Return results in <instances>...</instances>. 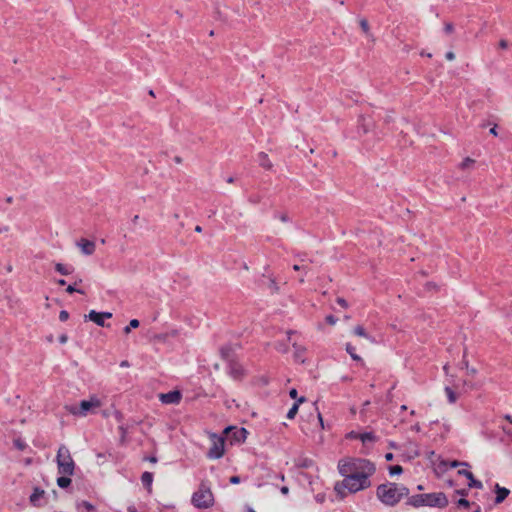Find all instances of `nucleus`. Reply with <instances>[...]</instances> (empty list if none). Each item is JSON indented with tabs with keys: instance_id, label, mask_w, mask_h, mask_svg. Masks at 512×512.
<instances>
[{
	"instance_id": "54",
	"label": "nucleus",
	"mask_w": 512,
	"mask_h": 512,
	"mask_svg": "<svg viewBox=\"0 0 512 512\" xmlns=\"http://www.w3.org/2000/svg\"><path fill=\"white\" fill-rule=\"evenodd\" d=\"M302 268H303V266H300V265H297V264H295V265L293 266V269H294V270H296V271H299V270H301Z\"/></svg>"
},
{
	"instance_id": "60",
	"label": "nucleus",
	"mask_w": 512,
	"mask_h": 512,
	"mask_svg": "<svg viewBox=\"0 0 512 512\" xmlns=\"http://www.w3.org/2000/svg\"><path fill=\"white\" fill-rule=\"evenodd\" d=\"M195 231L200 233V232L202 231L201 226H196V227H195Z\"/></svg>"
},
{
	"instance_id": "26",
	"label": "nucleus",
	"mask_w": 512,
	"mask_h": 512,
	"mask_svg": "<svg viewBox=\"0 0 512 512\" xmlns=\"http://www.w3.org/2000/svg\"><path fill=\"white\" fill-rule=\"evenodd\" d=\"M139 325H140L139 320H137V319L130 320L129 324L124 328V333L129 334L131 332V329L138 328Z\"/></svg>"
},
{
	"instance_id": "22",
	"label": "nucleus",
	"mask_w": 512,
	"mask_h": 512,
	"mask_svg": "<svg viewBox=\"0 0 512 512\" xmlns=\"http://www.w3.org/2000/svg\"><path fill=\"white\" fill-rule=\"evenodd\" d=\"M71 484V479H70V476H67V475H62L61 477H59L57 479V485L60 487V488H67L69 487Z\"/></svg>"
},
{
	"instance_id": "43",
	"label": "nucleus",
	"mask_w": 512,
	"mask_h": 512,
	"mask_svg": "<svg viewBox=\"0 0 512 512\" xmlns=\"http://www.w3.org/2000/svg\"><path fill=\"white\" fill-rule=\"evenodd\" d=\"M499 47L502 49H506L508 47V42L506 40H500Z\"/></svg>"
},
{
	"instance_id": "62",
	"label": "nucleus",
	"mask_w": 512,
	"mask_h": 512,
	"mask_svg": "<svg viewBox=\"0 0 512 512\" xmlns=\"http://www.w3.org/2000/svg\"><path fill=\"white\" fill-rule=\"evenodd\" d=\"M506 419H507V420H509V421L512 423V418H511V416H510V415H507V416H506Z\"/></svg>"
},
{
	"instance_id": "9",
	"label": "nucleus",
	"mask_w": 512,
	"mask_h": 512,
	"mask_svg": "<svg viewBox=\"0 0 512 512\" xmlns=\"http://www.w3.org/2000/svg\"><path fill=\"white\" fill-rule=\"evenodd\" d=\"M225 433L231 440L240 443L245 441L247 431L245 428L227 427Z\"/></svg>"
},
{
	"instance_id": "47",
	"label": "nucleus",
	"mask_w": 512,
	"mask_h": 512,
	"mask_svg": "<svg viewBox=\"0 0 512 512\" xmlns=\"http://www.w3.org/2000/svg\"><path fill=\"white\" fill-rule=\"evenodd\" d=\"M145 460L149 461L151 463H156L157 462V458L155 456L146 457Z\"/></svg>"
},
{
	"instance_id": "11",
	"label": "nucleus",
	"mask_w": 512,
	"mask_h": 512,
	"mask_svg": "<svg viewBox=\"0 0 512 512\" xmlns=\"http://www.w3.org/2000/svg\"><path fill=\"white\" fill-rule=\"evenodd\" d=\"M228 374L235 380H239L244 375V370L242 365L235 361L234 359H229L228 363Z\"/></svg>"
},
{
	"instance_id": "28",
	"label": "nucleus",
	"mask_w": 512,
	"mask_h": 512,
	"mask_svg": "<svg viewBox=\"0 0 512 512\" xmlns=\"http://www.w3.org/2000/svg\"><path fill=\"white\" fill-rule=\"evenodd\" d=\"M445 392H446V395L448 397V401L450 403H455L456 400H457V395L455 394V392L452 390V388L450 387H446L445 388Z\"/></svg>"
},
{
	"instance_id": "25",
	"label": "nucleus",
	"mask_w": 512,
	"mask_h": 512,
	"mask_svg": "<svg viewBox=\"0 0 512 512\" xmlns=\"http://www.w3.org/2000/svg\"><path fill=\"white\" fill-rule=\"evenodd\" d=\"M220 352H221L223 359H225L227 361V363H229V359H233L232 349L230 347H228V346L222 347L220 349Z\"/></svg>"
},
{
	"instance_id": "29",
	"label": "nucleus",
	"mask_w": 512,
	"mask_h": 512,
	"mask_svg": "<svg viewBox=\"0 0 512 512\" xmlns=\"http://www.w3.org/2000/svg\"><path fill=\"white\" fill-rule=\"evenodd\" d=\"M359 24H360V27L362 28L363 32L368 36L370 37L371 34H370V28H369V24H368V21L366 19H360L359 20Z\"/></svg>"
},
{
	"instance_id": "14",
	"label": "nucleus",
	"mask_w": 512,
	"mask_h": 512,
	"mask_svg": "<svg viewBox=\"0 0 512 512\" xmlns=\"http://www.w3.org/2000/svg\"><path fill=\"white\" fill-rule=\"evenodd\" d=\"M495 492H496L495 504L502 503L508 497V495L510 493L509 489H507L505 487H501L499 484L495 485Z\"/></svg>"
},
{
	"instance_id": "24",
	"label": "nucleus",
	"mask_w": 512,
	"mask_h": 512,
	"mask_svg": "<svg viewBox=\"0 0 512 512\" xmlns=\"http://www.w3.org/2000/svg\"><path fill=\"white\" fill-rule=\"evenodd\" d=\"M346 351L351 356V358L353 360H356V361L362 360L361 357L355 353V347L352 344H350V343L346 344Z\"/></svg>"
},
{
	"instance_id": "21",
	"label": "nucleus",
	"mask_w": 512,
	"mask_h": 512,
	"mask_svg": "<svg viewBox=\"0 0 512 512\" xmlns=\"http://www.w3.org/2000/svg\"><path fill=\"white\" fill-rule=\"evenodd\" d=\"M353 332L357 336L364 337V338L370 340L371 342L374 341V339L369 334H367L365 329L362 326H360V325L356 326L354 328Z\"/></svg>"
},
{
	"instance_id": "58",
	"label": "nucleus",
	"mask_w": 512,
	"mask_h": 512,
	"mask_svg": "<svg viewBox=\"0 0 512 512\" xmlns=\"http://www.w3.org/2000/svg\"><path fill=\"white\" fill-rule=\"evenodd\" d=\"M226 182H227V183H233V182H234V178H233V177H228V178L226 179Z\"/></svg>"
},
{
	"instance_id": "40",
	"label": "nucleus",
	"mask_w": 512,
	"mask_h": 512,
	"mask_svg": "<svg viewBox=\"0 0 512 512\" xmlns=\"http://www.w3.org/2000/svg\"><path fill=\"white\" fill-rule=\"evenodd\" d=\"M241 481L240 477L239 476H232L230 478V483L231 484H239Z\"/></svg>"
},
{
	"instance_id": "5",
	"label": "nucleus",
	"mask_w": 512,
	"mask_h": 512,
	"mask_svg": "<svg viewBox=\"0 0 512 512\" xmlns=\"http://www.w3.org/2000/svg\"><path fill=\"white\" fill-rule=\"evenodd\" d=\"M58 473L61 475L72 476L75 470V462L72 459L69 449L65 445H60L56 455Z\"/></svg>"
},
{
	"instance_id": "7",
	"label": "nucleus",
	"mask_w": 512,
	"mask_h": 512,
	"mask_svg": "<svg viewBox=\"0 0 512 512\" xmlns=\"http://www.w3.org/2000/svg\"><path fill=\"white\" fill-rule=\"evenodd\" d=\"M100 406L101 401L97 397H91L89 400H82L79 408L75 406L70 407L69 412L73 415L86 416L89 411Z\"/></svg>"
},
{
	"instance_id": "13",
	"label": "nucleus",
	"mask_w": 512,
	"mask_h": 512,
	"mask_svg": "<svg viewBox=\"0 0 512 512\" xmlns=\"http://www.w3.org/2000/svg\"><path fill=\"white\" fill-rule=\"evenodd\" d=\"M77 246L80 248L81 252L87 256L92 255L96 249V245L93 241L84 238L77 242Z\"/></svg>"
},
{
	"instance_id": "4",
	"label": "nucleus",
	"mask_w": 512,
	"mask_h": 512,
	"mask_svg": "<svg viewBox=\"0 0 512 512\" xmlns=\"http://www.w3.org/2000/svg\"><path fill=\"white\" fill-rule=\"evenodd\" d=\"M191 503L198 509H207L214 504V496L210 486L202 482L191 497Z\"/></svg>"
},
{
	"instance_id": "41",
	"label": "nucleus",
	"mask_w": 512,
	"mask_h": 512,
	"mask_svg": "<svg viewBox=\"0 0 512 512\" xmlns=\"http://www.w3.org/2000/svg\"><path fill=\"white\" fill-rule=\"evenodd\" d=\"M445 57H446L447 60L452 61V60L455 59V54H454V52L449 51V52L446 53Z\"/></svg>"
},
{
	"instance_id": "6",
	"label": "nucleus",
	"mask_w": 512,
	"mask_h": 512,
	"mask_svg": "<svg viewBox=\"0 0 512 512\" xmlns=\"http://www.w3.org/2000/svg\"><path fill=\"white\" fill-rule=\"evenodd\" d=\"M343 477L342 486L349 490L351 493H356L361 490L367 489L371 486L370 477L372 475L366 474H351L341 475Z\"/></svg>"
},
{
	"instance_id": "18",
	"label": "nucleus",
	"mask_w": 512,
	"mask_h": 512,
	"mask_svg": "<svg viewBox=\"0 0 512 512\" xmlns=\"http://www.w3.org/2000/svg\"><path fill=\"white\" fill-rule=\"evenodd\" d=\"M55 270L60 273L61 275H69L73 272V267L72 266H68V265H64V264H61V263H56L55 264Z\"/></svg>"
},
{
	"instance_id": "45",
	"label": "nucleus",
	"mask_w": 512,
	"mask_h": 512,
	"mask_svg": "<svg viewBox=\"0 0 512 512\" xmlns=\"http://www.w3.org/2000/svg\"><path fill=\"white\" fill-rule=\"evenodd\" d=\"M465 365H466L468 374L474 375L476 373V369L475 368H469L467 363H465Z\"/></svg>"
},
{
	"instance_id": "53",
	"label": "nucleus",
	"mask_w": 512,
	"mask_h": 512,
	"mask_svg": "<svg viewBox=\"0 0 512 512\" xmlns=\"http://www.w3.org/2000/svg\"><path fill=\"white\" fill-rule=\"evenodd\" d=\"M489 131H490V133H491L493 136H495V137H497V136L499 135V133H498V132H499V130H489Z\"/></svg>"
},
{
	"instance_id": "15",
	"label": "nucleus",
	"mask_w": 512,
	"mask_h": 512,
	"mask_svg": "<svg viewBox=\"0 0 512 512\" xmlns=\"http://www.w3.org/2000/svg\"><path fill=\"white\" fill-rule=\"evenodd\" d=\"M87 318L97 324L98 326L104 327L105 322L104 319L101 317L99 312H96L95 310H91L89 314L87 315Z\"/></svg>"
},
{
	"instance_id": "37",
	"label": "nucleus",
	"mask_w": 512,
	"mask_h": 512,
	"mask_svg": "<svg viewBox=\"0 0 512 512\" xmlns=\"http://www.w3.org/2000/svg\"><path fill=\"white\" fill-rule=\"evenodd\" d=\"M458 473H459L460 475L465 476L467 479H472V475H473V474H472L470 471H468V470H465V469H463V470H459V471H458Z\"/></svg>"
},
{
	"instance_id": "10",
	"label": "nucleus",
	"mask_w": 512,
	"mask_h": 512,
	"mask_svg": "<svg viewBox=\"0 0 512 512\" xmlns=\"http://www.w3.org/2000/svg\"><path fill=\"white\" fill-rule=\"evenodd\" d=\"M181 399L182 395L178 390H173L169 391L168 393L159 394V400L163 404H179Z\"/></svg>"
},
{
	"instance_id": "56",
	"label": "nucleus",
	"mask_w": 512,
	"mask_h": 512,
	"mask_svg": "<svg viewBox=\"0 0 512 512\" xmlns=\"http://www.w3.org/2000/svg\"><path fill=\"white\" fill-rule=\"evenodd\" d=\"M174 160H175V162H176V163H178V164H180V163L182 162V159H181L179 156H176V157L174 158Z\"/></svg>"
},
{
	"instance_id": "8",
	"label": "nucleus",
	"mask_w": 512,
	"mask_h": 512,
	"mask_svg": "<svg viewBox=\"0 0 512 512\" xmlns=\"http://www.w3.org/2000/svg\"><path fill=\"white\" fill-rule=\"evenodd\" d=\"M212 445L207 452V457L209 459H219L224 455V438L213 434L211 437Z\"/></svg>"
},
{
	"instance_id": "1",
	"label": "nucleus",
	"mask_w": 512,
	"mask_h": 512,
	"mask_svg": "<svg viewBox=\"0 0 512 512\" xmlns=\"http://www.w3.org/2000/svg\"><path fill=\"white\" fill-rule=\"evenodd\" d=\"M409 495V489L394 482H386L380 484L376 489V496L378 500L385 506L394 507L404 497Z\"/></svg>"
},
{
	"instance_id": "51",
	"label": "nucleus",
	"mask_w": 512,
	"mask_h": 512,
	"mask_svg": "<svg viewBox=\"0 0 512 512\" xmlns=\"http://www.w3.org/2000/svg\"><path fill=\"white\" fill-rule=\"evenodd\" d=\"M385 459H386L387 461H391V460L393 459V454H392V453H387V454L385 455Z\"/></svg>"
},
{
	"instance_id": "33",
	"label": "nucleus",
	"mask_w": 512,
	"mask_h": 512,
	"mask_svg": "<svg viewBox=\"0 0 512 512\" xmlns=\"http://www.w3.org/2000/svg\"><path fill=\"white\" fill-rule=\"evenodd\" d=\"M79 506L83 507L87 512H91L92 510H94V506L87 501H82V503Z\"/></svg>"
},
{
	"instance_id": "39",
	"label": "nucleus",
	"mask_w": 512,
	"mask_h": 512,
	"mask_svg": "<svg viewBox=\"0 0 512 512\" xmlns=\"http://www.w3.org/2000/svg\"><path fill=\"white\" fill-rule=\"evenodd\" d=\"M326 321H327L329 324L334 325V324L336 323L337 319H336L334 316H332V315H328V316L326 317Z\"/></svg>"
},
{
	"instance_id": "55",
	"label": "nucleus",
	"mask_w": 512,
	"mask_h": 512,
	"mask_svg": "<svg viewBox=\"0 0 512 512\" xmlns=\"http://www.w3.org/2000/svg\"><path fill=\"white\" fill-rule=\"evenodd\" d=\"M57 283H58L59 285L63 286V285H65V284H66V281H65L64 279H59V280L57 281Z\"/></svg>"
},
{
	"instance_id": "57",
	"label": "nucleus",
	"mask_w": 512,
	"mask_h": 512,
	"mask_svg": "<svg viewBox=\"0 0 512 512\" xmlns=\"http://www.w3.org/2000/svg\"><path fill=\"white\" fill-rule=\"evenodd\" d=\"M294 333H295L294 331H288V332H287L288 340H291V336H292Z\"/></svg>"
},
{
	"instance_id": "49",
	"label": "nucleus",
	"mask_w": 512,
	"mask_h": 512,
	"mask_svg": "<svg viewBox=\"0 0 512 512\" xmlns=\"http://www.w3.org/2000/svg\"><path fill=\"white\" fill-rule=\"evenodd\" d=\"M288 492H289V489H288V487H287V486H283V487L281 488V493H282V494L287 495V494H288Z\"/></svg>"
},
{
	"instance_id": "61",
	"label": "nucleus",
	"mask_w": 512,
	"mask_h": 512,
	"mask_svg": "<svg viewBox=\"0 0 512 512\" xmlns=\"http://www.w3.org/2000/svg\"><path fill=\"white\" fill-rule=\"evenodd\" d=\"M318 417H319V421H320L321 425L323 426V420H322L321 414H318Z\"/></svg>"
},
{
	"instance_id": "32",
	"label": "nucleus",
	"mask_w": 512,
	"mask_h": 512,
	"mask_svg": "<svg viewBox=\"0 0 512 512\" xmlns=\"http://www.w3.org/2000/svg\"><path fill=\"white\" fill-rule=\"evenodd\" d=\"M276 350L281 353H287L288 352V346L285 343H277L275 346Z\"/></svg>"
},
{
	"instance_id": "3",
	"label": "nucleus",
	"mask_w": 512,
	"mask_h": 512,
	"mask_svg": "<svg viewBox=\"0 0 512 512\" xmlns=\"http://www.w3.org/2000/svg\"><path fill=\"white\" fill-rule=\"evenodd\" d=\"M407 504L415 508L421 506L444 508L448 505V499L442 492L416 494L407 499Z\"/></svg>"
},
{
	"instance_id": "16",
	"label": "nucleus",
	"mask_w": 512,
	"mask_h": 512,
	"mask_svg": "<svg viewBox=\"0 0 512 512\" xmlns=\"http://www.w3.org/2000/svg\"><path fill=\"white\" fill-rule=\"evenodd\" d=\"M257 161L261 167L264 169H271L272 163L270 162L268 155L264 152H260L257 157Z\"/></svg>"
},
{
	"instance_id": "30",
	"label": "nucleus",
	"mask_w": 512,
	"mask_h": 512,
	"mask_svg": "<svg viewBox=\"0 0 512 512\" xmlns=\"http://www.w3.org/2000/svg\"><path fill=\"white\" fill-rule=\"evenodd\" d=\"M403 472V468L400 465H394L389 467V474L391 476L400 475Z\"/></svg>"
},
{
	"instance_id": "34",
	"label": "nucleus",
	"mask_w": 512,
	"mask_h": 512,
	"mask_svg": "<svg viewBox=\"0 0 512 512\" xmlns=\"http://www.w3.org/2000/svg\"><path fill=\"white\" fill-rule=\"evenodd\" d=\"M68 318H69V313L66 310H61L59 313V320L64 322V321L68 320Z\"/></svg>"
},
{
	"instance_id": "50",
	"label": "nucleus",
	"mask_w": 512,
	"mask_h": 512,
	"mask_svg": "<svg viewBox=\"0 0 512 512\" xmlns=\"http://www.w3.org/2000/svg\"><path fill=\"white\" fill-rule=\"evenodd\" d=\"M358 434H359V433H357V432H353V431H352V432L349 434V437H350V438H354V439H358Z\"/></svg>"
},
{
	"instance_id": "52",
	"label": "nucleus",
	"mask_w": 512,
	"mask_h": 512,
	"mask_svg": "<svg viewBox=\"0 0 512 512\" xmlns=\"http://www.w3.org/2000/svg\"><path fill=\"white\" fill-rule=\"evenodd\" d=\"M445 30L447 32H451L453 30V26L451 24H447L446 27H445Z\"/></svg>"
},
{
	"instance_id": "23",
	"label": "nucleus",
	"mask_w": 512,
	"mask_h": 512,
	"mask_svg": "<svg viewBox=\"0 0 512 512\" xmlns=\"http://www.w3.org/2000/svg\"><path fill=\"white\" fill-rule=\"evenodd\" d=\"M475 164V160L467 157L460 164L459 168L462 170L471 169Z\"/></svg>"
},
{
	"instance_id": "38",
	"label": "nucleus",
	"mask_w": 512,
	"mask_h": 512,
	"mask_svg": "<svg viewBox=\"0 0 512 512\" xmlns=\"http://www.w3.org/2000/svg\"><path fill=\"white\" fill-rule=\"evenodd\" d=\"M336 301L341 307H343V308L348 307V303L344 298L338 297Z\"/></svg>"
},
{
	"instance_id": "2",
	"label": "nucleus",
	"mask_w": 512,
	"mask_h": 512,
	"mask_svg": "<svg viewBox=\"0 0 512 512\" xmlns=\"http://www.w3.org/2000/svg\"><path fill=\"white\" fill-rule=\"evenodd\" d=\"M340 475L366 474L373 475L376 467L373 462L363 458H349L338 462Z\"/></svg>"
},
{
	"instance_id": "46",
	"label": "nucleus",
	"mask_w": 512,
	"mask_h": 512,
	"mask_svg": "<svg viewBox=\"0 0 512 512\" xmlns=\"http://www.w3.org/2000/svg\"><path fill=\"white\" fill-rule=\"evenodd\" d=\"M289 395H290L291 398L296 399L297 398V390L296 389H292L289 392Z\"/></svg>"
},
{
	"instance_id": "20",
	"label": "nucleus",
	"mask_w": 512,
	"mask_h": 512,
	"mask_svg": "<svg viewBox=\"0 0 512 512\" xmlns=\"http://www.w3.org/2000/svg\"><path fill=\"white\" fill-rule=\"evenodd\" d=\"M358 439L363 444H366L368 442H375L376 441V436L372 432H365V433L358 434Z\"/></svg>"
},
{
	"instance_id": "48",
	"label": "nucleus",
	"mask_w": 512,
	"mask_h": 512,
	"mask_svg": "<svg viewBox=\"0 0 512 512\" xmlns=\"http://www.w3.org/2000/svg\"><path fill=\"white\" fill-rule=\"evenodd\" d=\"M459 465L467 466L468 464L466 462L460 463L458 461H453L452 464H451L452 467H458Z\"/></svg>"
},
{
	"instance_id": "64",
	"label": "nucleus",
	"mask_w": 512,
	"mask_h": 512,
	"mask_svg": "<svg viewBox=\"0 0 512 512\" xmlns=\"http://www.w3.org/2000/svg\"><path fill=\"white\" fill-rule=\"evenodd\" d=\"M247 512H255L252 508H249Z\"/></svg>"
},
{
	"instance_id": "12",
	"label": "nucleus",
	"mask_w": 512,
	"mask_h": 512,
	"mask_svg": "<svg viewBox=\"0 0 512 512\" xmlns=\"http://www.w3.org/2000/svg\"><path fill=\"white\" fill-rule=\"evenodd\" d=\"M45 491L43 489H40L38 487L34 488L33 493L30 495V503L33 506L41 507L45 504Z\"/></svg>"
},
{
	"instance_id": "59",
	"label": "nucleus",
	"mask_w": 512,
	"mask_h": 512,
	"mask_svg": "<svg viewBox=\"0 0 512 512\" xmlns=\"http://www.w3.org/2000/svg\"><path fill=\"white\" fill-rule=\"evenodd\" d=\"M128 365L129 364H128L127 361H122L121 364H120L121 367H127Z\"/></svg>"
},
{
	"instance_id": "35",
	"label": "nucleus",
	"mask_w": 512,
	"mask_h": 512,
	"mask_svg": "<svg viewBox=\"0 0 512 512\" xmlns=\"http://www.w3.org/2000/svg\"><path fill=\"white\" fill-rule=\"evenodd\" d=\"M66 291L69 293V294H72L74 292H77V293H80V294H84V291L83 290H80V289H76L73 285H69L66 289Z\"/></svg>"
},
{
	"instance_id": "63",
	"label": "nucleus",
	"mask_w": 512,
	"mask_h": 512,
	"mask_svg": "<svg viewBox=\"0 0 512 512\" xmlns=\"http://www.w3.org/2000/svg\"><path fill=\"white\" fill-rule=\"evenodd\" d=\"M282 221H287V217L285 215L281 216Z\"/></svg>"
},
{
	"instance_id": "17",
	"label": "nucleus",
	"mask_w": 512,
	"mask_h": 512,
	"mask_svg": "<svg viewBox=\"0 0 512 512\" xmlns=\"http://www.w3.org/2000/svg\"><path fill=\"white\" fill-rule=\"evenodd\" d=\"M141 482L145 488L150 490L153 482V473L147 471L144 472L141 476Z\"/></svg>"
},
{
	"instance_id": "19",
	"label": "nucleus",
	"mask_w": 512,
	"mask_h": 512,
	"mask_svg": "<svg viewBox=\"0 0 512 512\" xmlns=\"http://www.w3.org/2000/svg\"><path fill=\"white\" fill-rule=\"evenodd\" d=\"M305 401V398L304 397H301L298 399L297 402H295L292 407L289 409L288 413H287V418L288 419H293L297 412H298V409H299V404L300 403H303Z\"/></svg>"
},
{
	"instance_id": "36",
	"label": "nucleus",
	"mask_w": 512,
	"mask_h": 512,
	"mask_svg": "<svg viewBox=\"0 0 512 512\" xmlns=\"http://www.w3.org/2000/svg\"><path fill=\"white\" fill-rule=\"evenodd\" d=\"M458 506H461V507H464V508H468L470 506V503L467 499L465 498H461L458 500Z\"/></svg>"
},
{
	"instance_id": "44",
	"label": "nucleus",
	"mask_w": 512,
	"mask_h": 512,
	"mask_svg": "<svg viewBox=\"0 0 512 512\" xmlns=\"http://www.w3.org/2000/svg\"><path fill=\"white\" fill-rule=\"evenodd\" d=\"M67 340H68V337H67V335H65V334H63V335H61V336L59 337V342H60L61 344H65V343L67 342Z\"/></svg>"
},
{
	"instance_id": "27",
	"label": "nucleus",
	"mask_w": 512,
	"mask_h": 512,
	"mask_svg": "<svg viewBox=\"0 0 512 512\" xmlns=\"http://www.w3.org/2000/svg\"><path fill=\"white\" fill-rule=\"evenodd\" d=\"M13 444L14 447L20 451H23L27 447L26 442L21 438L14 439Z\"/></svg>"
},
{
	"instance_id": "42",
	"label": "nucleus",
	"mask_w": 512,
	"mask_h": 512,
	"mask_svg": "<svg viewBox=\"0 0 512 512\" xmlns=\"http://www.w3.org/2000/svg\"><path fill=\"white\" fill-rule=\"evenodd\" d=\"M101 317L105 320V319H109L112 317V313L111 312H99Z\"/></svg>"
},
{
	"instance_id": "31",
	"label": "nucleus",
	"mask_w": 512,
	"mask_h": 512,
	"mask_svg": "<svg viewBox=\"0 0 512 512\" xmlns=\"http://www.w3.org/2000/svg\"><path fill=\"white\" fill-rule=\"evenodd\" d=\"M468 486L470 488H477V489H482L483 488L482 482L476 480L473 476H472V479H469Z\"/></svg>"
}]
</instances>
